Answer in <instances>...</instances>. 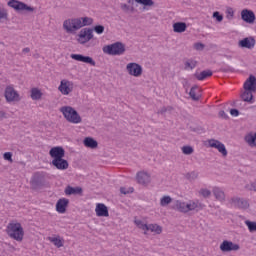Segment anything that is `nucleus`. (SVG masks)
Listing matches in <instances>:
<instances>
[{
    "instance_id": "f257e3e1",
    "label": "nucleus",
    "mask_w": 256,
    "mask_h": 256,
    "mask_svg": "<svg viewBox=\"0 0 256 256\" xmlns=\"http://www.w3.org/2000/svg\"><path fill=\"white\" fill-rule=\"evenodd\" d=\"M93 25V18L91 17H75L68 18L63 21L62 27L69 35H75L79 29Z\"/></svg>"
},
{
    "instance_id": "f03ea898",
    "label": "nucleus",
    "mask_w": 256,
    "mask_h": 256,
    "mask_svg": "<svg viewBox=\"0 0 256 256\" xmlns=\"http://www.w3.org/2000/svg\"><path fill=\"white\" fill-rule=\"evenodd\" d=\"M6 232L11 239L18 241L19 243L23 241V238L25 237V230L19 222H10L6 227Z\"/></svg>"
},
{
    "instance_id": "7ed1b4c3",
    "label": "nucleus",
    "mask_w": 256,
    "mask_h": 256,
    "mask_svg": "<svg viewBox=\"0 0 256 256\" xmlns=\"http://www.w3.org/2000/svg\"><path fill=\"white\" fill-rule=\"evenodd\" d=\"M60 113H62L64 119H66L68 123H72L73 125H79V123H82L83 121L79 112L71 106H62L60 108Z\"/></svg>"
},
{
    "instance_id": "20e7f679",
    "label": "nucleus",
    "mask_w": 256,
    "mask_h": 256,
    "mask_svg": "<svg viewBox=\"0 0 256 256\" xmlns=\"http://www.w3.org/2000/svg\"><path fill=\"white\" fill-rule=\"evenodd\" d=\"M105 55L121 56L125 54V44L123 42H115L102 48Z\"/></svg>"
},
{
    "instance_id": "39448f33",
    "label": "nucleus",
    "mask_w": 256,
    "mask_h": 256,
    "mask_svg": "<svg viewBox=\"0 0 256 256\" xmlns=\"http://www.w3.org/2000/svg\"><path fill=\"white\" fill-rule=\"evenodd\" d=\"M93 29L91 28H83L79 31V33L76 35V41L80 45H85L89 43L91 39H93Z\"/></svg>"
},
{
    "instance_id": "423d86ee",
    "label": "nucleus",
    "mask_w": 256,
    "mask_h": 256,
    "mask_svg": "<svg viewBox=\"0 0 256 256\" xmlns=\"http://www.w3.org/2000/svg\"><path fill=\"white\" fill-rule=\"evenodd\" d=\"M4 97L7 103H19L21 95L13 86H7L4 90Z\"/></svg>"
},
{
    "instance_id": "0eeeda50",
    "label": "nucleus",
    "mask_w": 256,
    "mask_h": 256,
    "mask_svg": "<svg viewBox=\"0 0 256 256\" xmlns=\"http://www.w3.org/2000/svg\"><path fill=\"white\" fill-rule=\"evenodd\" d=\"M126 72L130 77H142L143 76V66L137 62H129L126 64Z\"/></svg>"
},
{
    "instance_id": "6e6552de",
    "label": "nucleus",
    "mask_w": 256,
    "mask_h": 256,
    "mask_svg": "<svg viewBox=\"0 0 256 256\" xmlns=\"http://www.w3.org/2000/svg\"><path fill=\"white\" fill-rule=\"evenodd\" d=\"M7 5L14 9V11H25L26 13H33V11H35L33 6H29L19 0H10Z\"/></svg>"
},
{
    "instance_id": "1a4fd4ad",
    "label": "nucleus",
    "mask_w": 256,
    "mask_h": 256,
    "mask_svg": "<svg viewBox=\"0 0 256 256\" xmlns=\"http://www.w3.org/2000/svg\"><path fill=\"white\" fill-rule=\"evenodd\" d=\"M75 89V83L69 79H62L58 86V91H60L61 95H71Z\"/></svg>"
},
{
    "instance_id": "9d476101",
    "label": "nucleus",
    "mask_w": 256,
    "mask_h": 256,
    "mask_svg": "<svg viewBox=\"0 0 256 256\" xmlns=\"http://www.w3.org/2000/svg\"><path fill=\"white\" fill-rule=\"evenodd\" d=\"M206 147H210L211 149H217L218 152L222 154V157H227L228 152L225 144L217 139H208L206 141Z\"/></svg>"
},
{
    "instance_id": "9b49d317",
    "label": "nucleus",
    "mask_w": 256,
    "mask_h": 256,
    "mask_svg": "<svg viewBox=\"0 0 256 256\" xmlns=\"http://www.w3.org/2000/svg\"><path fill=\"white\" fill-rule=\"evenodd\" d=\"M239 249H241L239 244L229 240H224L220 244V251H222V253H231V251H239Z\"/></svg>"
},
{
    "instance_id": "f8f14e48",
    "label": "nucleus",
    "mask_w": 256,
    "mask_h": 256,
    "mask_svg": "<svg viewBox=\"0 0 256 256\" xmlns=\"http://www.w3.org/2000/svg\"><path fill=\"white\" fill-rule=\"evenodd\" d=\"M241 19L244 21V23H248L249 25H253L255 23V12L253 10L249 9H243L241 11Z\"/></svg>"
},
{
    "instance_id": "ddd939ff",
    "label": "nucleus",
    "mask_w": 256,
    "mask_h": 256,
    "mask_svg": "<svg viewBox=\"0 0 256 256\" xmlns=\"http://www.w3.org/2000/svg\"><path fill=\"white\" fill-rule=\"evenodd\" d=\"M70 57L74 61H79L80 63H87V65H91L92 67H95L96 65L95 60H93L91 56H84L81 54H71Z\"/></svg>"
},
{
    "instance_id": "4468645a",
    "label": "nucleus",
    "mask_w": 256,
    "mask_h": 256,
    "mask_svg": "<svg viewBox=\"0 0 256 256\" xmlns=\"http://www.w3.org/2000/svg\"><path fill=\"white\" fill-rule=\"evenodd\" d=\"M50 157L53 159H63L65 157V149L61 146H55L49 151Z\"/></svg>"
},
{
    "instance_id": "2eb2a0df",
    "label": "nucleus",
    "mask_w": 256,
    "mask_h": 256,
    "mask_svg": "<svg viewBox=\"0 0 256 256\" xmlns=\"http://www.w3.org/2000/svg\"><path fill=\"white\" fill-rule=\"evenodd\" d=\"M255 43V38L246 37L238 42V46L241 47V49H253L255 47Z\"/></svg>"
},
{
    "instance_id": "dca6fc26",
    "label": "nucleus",
    "mask_w": 256,
    "mask_h": 256,
    "mask_svg": "<svg viewBox=\"0 0 256 256\" xmlns=\"http://www.w3.org/2000/svg\"><path fill=\"white\" fill-rule=\"evenodd\" d=\"M51 163L59 171H65L66 169H69V162L63 158L53 159Z\"/></svg>"
},
{
    "instance_id": "f3484780",
    "label": "nucleus",
    "mask_w": 256,
    "mask_h": 256,
    "mask_svg": "<svg viewBox=\"0 0 256 256\" xmlns=\"http://www.w3.org/2000/svg\"><path fill=\"white\" fill-rule=\"evenodd\" d=\"M97 217H109V209L103 203H97L95 208Z\"/></svg>"
},
{
    "instance_id": "a211bd4d",
    "label": "nucleus",
    "mask_w": 256,
    "mask_h": 256,
    "mask_svg": "<svg viewBox=\"0 0 256 256\" xmlns=\"http://www.w3.org/2000/svg\"><path fill=\"white\" fill-rule=\"evenodd\" d=\"M199 209H203V205L199 203V200H189L186 202V213H189V211H199Z\"/></svg>"
},
{
    "instance_id": "6ab92c4d",
    "label": "nucleus",
    "mask_w": 256,
    "mask_h": 256,
    "mask_svg": "<svg viewBox=\"0 0 256 256\" xmlns=\"http://www.w3.org/2000/svg\"><path fill=\"white\" fill-rule=\"evenodd\" d=\"M243 87L247 91H253L255 93V91H256V77L253 76V75H250L249 78L244 82Z\"/></svg>"
},
{
    "instance_id": "aec40b11",
    "label": "nucleus",
    "mask_w": 256,
    "mask_h": 256,
    "mask_svg": "<svg viewBox=\"0 0 256 256\" xmlns=\"http://www.w3.org/2000/svg\"><path fill=\"white\" fill-rule=\"evenodd\" d=\"M67 205H69V200L66 198H61L56 203L57 213H65L67 211Z\"/></svg>"
},
{
    "instance_id": "412c9836",
    "label": "nucleus",
    "mask_w": 256,
    "mask_h": 256,
    "mask_svg": "<svg viewBox=\"0 0 256 256\" xmlns=\"http://www.w3.org/2000/svg\"><path fill=\"white\" fill-rule=\"evenodd\" d=\"M149 233H153V235H161L163 233V227L159 224H148L146 235H149Z\"/></svg>"
},
{
    "instance_id": "4be33fe9",
    "label": "nucleus",
    "mask_w": 256,
    "mask_h": 256,
    "mask_svg": "<svg viewBox=\"0 0 256 256\" xmlns=\"http://www.w3.org/2000/svg\"><path fill=\"white\" fill-rule=\"evenodd\" d=\"M83 144L88 149H97V147H99V143L93 137H86V138H84Z\"/></svg>"
},
{
    "instance_id": "5701e85b",
    "label": "nucleus",
    "mask_w": 256,
    "mask_h": 256,
    "mask_svg": "<svg viewBox=\"0 0 256 256\" xmlns=\"http://www.w3.org/2000/svg\"><path fill=\"white\" fill-rule=\"evenodd\" d=\"M137 181L141 185H147L151 181V176L147 172H139L137 174Z\"/></svg>"
},
{
    "instance_id": "b1692460",
    "label": "nucleus",
    "mask_w": 256,
    "mask_h": 256,
    "mask_svg": "<svg viewBox=\"0 0 256 256\" xmlns=\"http://www.w3.org/2000/svg\"><path fill=\"white\" fill-rule=\"evenodd\" d=\"M173 208L180 213H187V202L177 200L174 202Z\"/></svg>"
},
{
    "instance_id": "393cba45",
    "label": "nucleus",
    "mask_w": 256,
    "mask_h": 256,
    "mask_svg": "<svg viewBox=\"0 0 256 256\" xmlns=\"http://www.w3.org/2000/svg\"><path fill=\"white\" fill-rule=\"evenodd\" d=\"M174 33H185L187 31V24L185 22H176L173 24Z\"/></svg>"
},
{
    "instance_id": "a878e982",
    "label": "nucleus",
    "mask_w": 256,
    "mask_h": 256,
    "mask_svg": "<svg viewBox=\"0 0 256 256\" xmlns=\"http://www.w3.org/2000/svg\"><path fill=\"white\" fill-rule=\"evenodd\" d=\"M189 95L193 101H199L201 99V89L197 86H193L189 92Z\"/></svg>"
},
{
    "instance_id": "bb28decb",
    "label": "nucleus",
    "mask_w": 256,
    "mask_h": 256,
    "mask_svg": "<svg viewBox=\"0 0 256 256\" xmlns=\"http://www.w3.org/2000/svg\"><path fill=\"white\" fill-rule=\"evenodd\" d=\"M253 92L252 90L244 89V92L241 94L242 101L246 103H253Z\"/></svg>"
},
{
    "instance_id": "cd10ccee",
    "label": "nucleus",
    "mask_w": 256,
    "mask_h": 256,
    "mask_svg": "<svg viewBox=\"0 0 256 256\" xmlns=\"http://www.w3.org/2000/svg\"><path fill=\"white\" fill-rule=\"evenodd\" d=\"M213 195L218 201H225V192L219 187H214L212 189Z\"/></svg>"
},
{
    "instance_id": "c85d7f7f",
    "label": "nucleus",
    "mask_w": 256,
    "mask_h": 256,
    "mask_svg": "<svg viewBox=\"0 0 256 256\" xmlns=\"http://www.w3.org/2000/svg\"><path fill=\"white\" fill-rule=\"evenodd\" d=\"M234 204L239 207L240 209H248L249 202L243 198H236L234 199Z\"/></svg>"
},
{
    "instance_id": "c756f323",
    "label": "nucleus",
    "mask_w": 256,
    "mask_h": 256,
    "mask_svg": "<svg viewBox=\"0 0 256 256\" xmlns=\"http://www.w3.org/2000/svg\"><path fill=\"white\" fill-rule=\"evenodd\" d=\"M213 75V72L211 70H204L200 73H196L195 77L198 79V81H204V79H207V77H211Z\"/></svg>"
},
{
    "instance_id": "7c9ffc66",
    "label": "nucleus",
    "mask_w": 256,
    "mask_h": 256,
    "mask_svg": "<svg viewBox=\"0 0 256 256\" xmlns=\"http://www.w3.org/2000/svg\"><path fill=\"white\" fill-rule=\"evenodd\" d=\"M134 223L138 229H141L144 232V235H147V229L149 227V224L145 223L143 220L135 219Z\"/></svg>"
},
{
    "instance_id": "2f4dec72",
    "label": "nucleus",
    "mask_w": 256,
    "mask_h": 256,
    "mask_svg": "<svg viewBox=\"0 0 256 256\" xmlns=\"http://www.w3.org/2000/svg\"><path fill=\"white\" fill-rule=\"evenodd\" d=\"M82 189L80 187H71L68 186L65 189V194L66 195H80V193H82Z\"/></svg>"
},
{
    "instance_id": "473e14b6",
    "label": "nucleus",
    "mask_w": 256,
    "mask_h": 256,
    "mask_svg": "<svg viewBox=\"0 0 256 256\" xmlns=\"http://www.w3.org/2000/svg\"><path fill=\"white\" fill-rule=\"evenodd\" d=\"M43 97V92L39 90V88H32L31 89V99L33 101H39Z\"/></svg>"
},
{
    "instance_id": "72a5a7b5",
    "label": "nucleus",
    "mask_w": 256,
    "mask_h": 256,
    "mask_svg": "<svg viewBox=\"0 0 256 256\" xmlns=\"http://www.w3.org/2000/svg\"><path fill=\"white\" fill-rule=\"evenodd\" d=\"M48 241H50V243H53V245H55V247H63V239L59 236H52L48 238Z\"/></svg>"
},
{
    "instance_id": "f704fd0d",
    "label": "nucleus",
    "mask_w": 256,
    "mask_h": 256,
    "mask_svg": "<svg viewBox=\"0 0 256 256\" xmlns=\"http://www.w3.org/2000/svg\"><path fill=\"white\" fill-rule=\"evenodd\" d=\"M96 33V35H103L105 33V26L103 25H96L92 28V33Z\"/></svg>"
},
{
    "instance_id": "c9c22d12",
    "label": "nucleus",
    "mask_w": 256,
    "mask_h": 256,
    "mask_svg": "<svg viewBox=\"0 0 256 256\" xmlns=\"http://www.w3.org/2000/svg\"><path fill=\"white\" fill-rule=\"evenodd\" d=\"M235 17V10H233V8L228 7L226 9V19H228V21H233V18Z\"/></svg>"
},
{
    "instance_id": "e433bc0d",
    "label": "nucleus",
    "mask_w": 256,
    "mask_h": 256,
    "mask_svg": "<svg viewBox=\"0 0 256 256\" xmlns=\"http://www.w3.org/2000/svg\"><path fill=\"white\" fill-rule=\"evenodd\" d=\"M139 5H143L144 7H153V0H135Z\"/></svg>"
},
{
    "instance_id": "4c0bfd02",
    "label": "nucleus",
    "mask_w": 256,
    "mask_h": 256,
    "mask_svg": "<svg viewBox=\"0 0 256 256\" xmlns=\"http://www.w3.org/2000/svg\"><path fill=\"white\" fill-rule=\"evenodd\" d=\"M9 19V13L5 9H0V23Z\"/></svg>"
},
{
    "instance_id": "58836bf2",
    "label": "nucleus",
    "mask_w": 256,
    "mask_h": 256,
    "mask_svg": "<svg viewBox=\"0 0 256 256\" xmlns=\"http://www.w3.org/2000/svg\"><path fill=\"white\" fill-rule=\"evenodd\" d=\"M172 199L170 196H163L160 199V205L161 207H167V205H169V203H171Z\"/></svg>"
},
{
    "instance_id": "ea45409f",
    "label": "nucleus",
    "mask_w": 256,
    "mask_h": 256,
    "mask_svg": "<svg viewBox=\"0 0 256 256\" xmlns=\"http://www.w3.org/2000/svg\"><path fill=\"white\" fill-rule=\"evenodd\" d=\"M245 225L248 227V230L250 231V233H253L256 231V222L246 220Z\"/></svg>"
},
{
    "instance_id": "a19ab883",
    "label": "nucleus",
    "mask_w": 256,
    "mask_h": 256,
    "mask_svg": "<svg viewBox=\"0 0 256 256\" xmlns=\"http://www.w3.org/2000/svg\"><path fill=\"white\" fill-rule=\"evenodd\" d=\"M197 67V61L195 60H187L185 63L186 69H195Z\"/></svg>"
},
{
    "instance_id": "79ce46f5",
    "label": "nucleus",
    "mask_w": 256,
    "mask_h": 256,
    "mask_svg": "<svg viewBox=\"0 0 256 256\" xmlns=\"http://www.w3.org/2000/svg\"><path fill=\"white\" fill-rule=\"evenodd\" d=\"M182 153L184 155H191L193 153V147H191V146H183L182 147Z\"/></svg>"
},
{
    "instance_id": "37998d69",
    "label": "nucleus",
    "mask_w": 256,
    "mask_h": 256,
    "mask_svg": "<svg viewBox=\"0 0 256 256\" xmlns=\"http://www.w3.org/2000/svg\"><path fill=\"white\" fill-rule=\"evenodd\" d=\"M213 19H216V21H218V23H221V21H223V15H221V13L219 12H214L212 15Z\"/></svg>"
},
{
    "instance_id": "c03bdc74",
    "label": "nucleus",
    "mask_w": 256,
    "mask_h": 256,
    "mask_svg": "<svg viewBox=\"0 0 256 256\" xmlns=\"http://www.w3.org/2000/svg\"><path fill=\"white\" fill-rule=\"evenodd\" d=\"M3 157L5 161H9L10 163H13V154L11 152H5Z\"/></svg>"
},
{
    "instance_id": "a18cd8bd",
    "label": "nucleus",
    "mask_w": 256,
    "mask_h": 256,
    "mask_svg": "<svg viewBox=\"0 0 256 256\" xmlns=\"http://www.w3.org/2000/svg\"><path fill=\"white\" fill-rule=\"evenodd\" d=\"M194 49L196 51H203L205 49V44H203L201 42H197L194 44Z\"/></svg>"
},
{
    "instance_id": "49530a36",
    "label": "nucleus",
    "mask_w": 256,
    "mask_h": 256,
    "mask_svg": "<svg viewBox=\"0 0 256 256\" xmlns=\"http://www.w3.org/2000/svg\"><path fill=\"white\" fill-rule=\"evenodd\" d=\"M200 195H202V197H211V191L209 189H201Z\"/></svg>"
},
{
    "instance_id": "de8ad7c7",
    "label": "nucleus",
    "mask_w": 256,
    "mask_h": 256,
    "mask_svg": "<svg viewBox=\"0 0 256 256\" xmlns=\"http://www.w3.org/2000/svg\"><path fill=\"white\" fill-rule=\"evenodd\" d=\"M120 193L123 195H129V193H133V188H121Z\"/></svg>"
},
{
    "instance_id": "09e8293b",
    "label": "nucleus",
    "mask_w": 256,
    "mask_h": 256,
    "mask_svg": "<svg viewBox=\"0 0 256 256\" xmlns=\"http://www.w3.org/2000/svg\"><path fill=\"white\" fill-rule=\"evenodd\" d=\"M230 115H231L232 117H239V110H237V109H231V110H230Z\"/></svg>"
},
{
    "instance_id": "8fccbe9b",
    "label": "nucleus",
    "mask_w": 256,
    "mask_h": 256,
    "mask_svg": "<svg viewBox=\"0 0 256 256\" xmlns=\"http://www.w3.org/2000/svg\"><path fill=\"white\" fill-rule=\"evenodd\" d=\"M219 115H220V117H222V119H227V117H228L227 113H225V111H223V110L219 112Z\"/></svg>"
},
{
    "instance_id": "3c124183",
    "label": "nucleus",
    "mask_w": 256,
    "mask_h": 256,
    "mask_svg": "<svg viewBox=\"0 0 256 256\" xmlns=\"http://www.w3.org/2000/svg\"><path fill=\"white\" fill-rule=\"evenodd\" d=\"M248 189L250 190V191H256V183L254 182V183H251L250 184V187H248Z\"/></svg>"
},
{
    "instance_id": "603ef678",
    "label": "nucleus",
    "mask_w": 256,
    "mask_h": 256,
    "mask_svg": "<svg viewBox=\"0 0 256 256\" xmlns=\"http://www.w3.org/2000/svg\"><path fill=\"white\" fill-rule=\"evenodd\" d=\"M121 9H123V11H129V5L121 4Z\"/></svg>"
},
{
    "instance_id": "864d4df0",
    "label": "nucleus",
    "mask_w": 256,
    "mask_h": 256,
    "mask_svg": "<svg viewBox=\"0 0 256 256\" xmlns=\"http://www.w3.org/2000/svg\"><path fill=\"white\" fill-rule=\"evenodd\" d=\"M30 51H31V49H29V48H24V49L22 50V53L25 55V54H27V53H30Z\"/></svg>"
}]
</instances>
